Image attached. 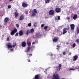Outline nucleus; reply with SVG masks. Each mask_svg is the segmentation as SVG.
<instances>
[{
    "label": "nucleus",
    "mask_w": 79,
    "mask_h": 79,
    "mask_svg": "<svg viewBox=\"0 0 79 79\" xmlns=\"http://www.w3.org/2000/svg\"><path fill=\"white\" fill-rule=\"evenodd\" d=\"M77 32L78 34H79V29H78L77 30Z\"/></svg>",
    "instance_id": "42"
},
{
    "label": "nucleus",
    "mask_w": 79,
    "mask_h": 79,
    "mask_svg": "<svg viewBox=\"0 0 79 79\" xmlns=\"http://www.w3.org/2000/svg\"><path fill=\"white\" fill-rule=\"evenodd\" d=\"M55 20L56 21V20H60V17L58 16V17H55Z\"/></svg>",
    "instance_id": "19"
},
{
    "label": "nucleus",
    "mask_w": 79,
    "mask_h": 79,
    "mask_svg": "<svg viewBox=\"0 0 79 79\" xmlns=\"http://www.w3.org/2000/svg\"><path fill=\"white\" fill-rule=\"evenodd\" d=\"M61 68V64H59L58 67L57 68V71H60Z\"/></svg>",
    "instance_id": "16"
},
{
    "label": "nucleus",
    "mask_w": 79,
    "mask_h": 79,
    "mask_svg": "<svg viewBox=\"0 0 79 79\" xmlns=\"http://www.w3.org/2000/svg\"><path fill=\"white\" fill-rule=\"evenodd\" d=\"M34 29L33 28H32L30 30V32L31 33H32L34 32Z\"/></svg>",
    "instance_id": "23"
},
{
    "label": "nucleus",
    "mask_w": 79,
    "mask_h": 79,
    "mask_svg": "<svg viewBox=\"0 0 79 79\" xmlns=\"http://www.w3.org/2000/svg\"><path fill=\"white\" fill-rule=\"evenodd\" d=\"M26 27H27V26Z\"/></svg>",
    "instance_id": "57"
},
{
    "label": "nucleus",
    "mask_w": 79,
    "mask_h": 79,
    "mask_svg": "<svg viewBox=\"0 0 79 79\" xmlns=\"http://www.w3.org/2000/svg\"><path fill=\"white\" fill-rule=\"evenodd\" d=\"M25 14H26V15H27V14H28V11H26L25 12Z\"/></svg>",
    "instance_id": "35"
},
{
    "label": "nucleus",
    "mask_w": 79,
    "mask_h": 79,
    "mask_svg": "<svg viewBox=\"0 0 79 79\" xmlns=\"http://www.w3.org/2000/svg\"><path fill=\"white\" fill-rule=\"evenodd\" d=\"M16 26L17 28H19V24H16Z\"/></svg>",
    "instance_id": "31"
},
{
    "label": "nucleus",
    "mask_w": 79,
    "mask_h": 79,
    "mask_svg": "<svg viewBox=\"0 0 79 79\" xmlns=\"http://www.w3.org/2000/svg\"><path fill=\"white\" fill-rule=\"evenodd\" d=\"M71 70H72L73 71H74V69L73 68L70 69H69V71H71Z\"/></svg>",
    "instance_id": "28"
},
{
    "label": "nucleus",
    "mask_w": 79,
    "mask_h": 79,
    "mask_svg": "<svg viewBox=\"0 0 79 79\" xmlns=\"http://www.w3.org/2000/svg\"><path fill=\"white\" fill-rule=\"evenodd\" d=\"M18 33H16L15 35V37H17V36H18Z\"/></svg>",
    "instance_id": "33"
},
{
    "label": "nucleus",
    "mask_w": 79,
    "mask_h": 79,
    "mask_svg": "<svg viewBox=\"0 0 79 79\" xmlns=\"http://www.w3.org/2000/svg\"><path fill=\"white\" fill-rule=\"evenodd\" d=\"M76 44L74 43L73 44V46H72L73 48H74V47H76Z\"/></svg>",
    "instance_id": "26"
},
{
    "label": "nucleus",
    "mask_w": 79,
    "mask_h": 79,
    "mask_svg": "<svg viewBox=\"0 0 79 79\" xmlns=\"http://www.w3.org/2000/svg\"><path fill=\"white\" fill-rule=\"evenodd\" d=\"M78 58V56L77 55H75V56H73V61H76V60Z\"/></svg>",
    "instance_id": "12"
},
{
    "label": "nucleus",
    "mask_w": 79,
    "mask_h": 79,
    "mask_svg": "<svg viewBox=\"0 0 79 79\" xmlns=\"http://www.w3.org/2000/svg\"><path fill=\"white\" fill-rule=\"evenodd\" d=\"M11 8V6L9 5L8 6V8Z\"/></svg>",
    "instance_id": "38"
},
{
    "label": "nucleus",
    "mask_w": 79,
    "mask_h": 79,
    "mask_svg": "<svg viewBox=\"0 0 79 79\" xmlns=\"http://www.w3.org/2000/svg\"><path fill=\"white\" fill-rule=\"evenodd\" d=\"M35 42H33L32 44V45H33L34 44L35 45Z\"/></svg>",
    "instance_id": "39"
},
{
    "label": "nucleus",
    "mask_w": 79,
    "mask_h": 79,
    "mask_svg": "<svg viewBox=\"0 0 79 79\" xmlns=\"http://www.w3.org/2000/svg\"><path fill=\"white\" fill-rule=\"evenodd\" d=\"M76 42H77V43H79V39L77 40H76Z\"/></svg>",
    "instance_id": "32"
},
{
    "label": "nucleus",
    "mask_w": 79,
    "mask_h": 79,
    "mask_svg": "<svg viewBox=\"0 0 79 79\" xmlns=\"http://www.w3.org/2000/svg\"><path fill=\"white\" fill-rule=\"evenodd\" d=\"M70 27L71 30L72 31H73L74 30V24H72L70 25Z\"/></svg>",
    "instance_id": "13"
},
{
    "label": "nucleus",
    "mask_w": 79,
    "mask_h": 79,
    "mask_svg": "<svg viewBox=\"0 0 79 79\" xmlns=\"http://www.w3.org/2000/svg\"><path fill=\"white\" fill-rule=\"evenodd\" d=\"M68 19L69 20V18L68 17Z\"/></svg>",
    "instance_id": "47"
},
{
    "label": "nucleus",
    "mask_w": 79,
    "mask_h": 79,
    "mask_svg": "<svg viewBox=\"0 0 79 79\" xmlns=\"http://www.w3.org/2000/svg\"><path fill=\"white\" fill-rule=\"evenodd\" d=\"M7 46L8 48V50H10V52H13V49L11 48L12 47H15V45H13L12 46L10 44H8L7 45Z\"/></svg>",
    "instance_id": "2"
},
{
    "label": "nucleus",
    "mask_w": 79,
    "mask_h": 79,
    "mask_svg": "<svg viewBox=\"0 0 79 79\" xmlns=\"http://www.w3.org/2000/svg\"><path fill=\"white\" fill-rule=\"evenodd\" d=\"M33 79H39V75H36L35 76V78Z\"/></svg>",
    "instance_id": "17"
},
{
    "label": "nucleus",
    "mask_w": 79,
    "mask_h": 79,
    "mask_svg": "<svg viewBox=\"0 0 79 79\" xmlns=\"http://www.w3.org/2000/svg\"><path fill=\"white\" fill-rule=\"evenodd\" d=\"M30 33H31V30H28L26 32V35H28V34H30Z\"/></svg>",
    "instance_id": "20"
},
{
    "label": "nucleus",
    "mask_w": 79,
    "mask_h": 79,
    "mask_svg": "<svg viewBox=\"0 0 79 79\" xmlns=\"http://www.w3.org/2000/svg\"><path fill=\"white\" fill-rule=\"evenodd\" d=\"M62 53L63 55H66V52H63Z\"/></svg>",
    "instance_id": "30"
},
{
    "label": "nucleus",
    "mask_w": 79,
    "mask_h": 79,
    "mask_svg": "<svg viewBox=\"0 0 79 79\" xmlns=\"http://www.w3.org/2000/svg\"><path fill=\"white\" fill-rule=\"evenodd\" d=\"M67 44H68V43H67Z\"/></svg>",
    "instance_id": "53"
},
{
    "label": "nucleus",
    "mask_w": 79,
    "mask_h": 79,
    "mask_svg": "<svg viewBox=\"0 0 79 79\" xmlns=\"http://www.w3.org/2000/svg\"><path fill=\"white\" fill-rule=\"evenodd\" d=\"M2 27V26H0V29Z\"/></svg>",
    "instance_id": "50"
},
{
    "label": "nucleus",
    "mask_w": 79,
    "mask_h": 79,
    "mask_svg": "<svg viewBox=\"0 0 79 79\" xmlns=\"http://www.w3.org/2000/svg\"><path fill=\"white\" fill-rule=\"evenodd\" d=\"M45 73V71H44Z\"/></svg>",
    "instance_id": "56"
},
{
    "label": "nucleus",
    "mask_w": 79,
    "mask_h": 79,
    "mask_svg": "<svg viewBox=\"0 0 79 79\" xmlns=\"http://www.w3.org/2000/svg\"><path fill=\"white\" fill-rule=\"evenodd\" d=\"M53 76L54 77L52 78V79H59L58 78V74H57L56 75L53 74Z\"/></svg>",
    "instance_id": "6"
},
{
    "label": "nucleus",
    "mask_w": 79,
    "mask_h": 79,
    "mask_svg": "<svg viewBox=\"0 0 79 79\" xmlns=\"http://www.w3.org/2000/svg\"><path fill=\"white\" fill-rule=\"evenodd\" d=\"M10 1L11 2V1H12V0H10Z\"/></svg>",
    "instance_id": "51"
},
{
    "label": "nucleus",
    "mask_w": 79,
    "mask_h": 79,
    "mask_svg": "<svg viewBox=\"0 0 79 79\" xmlns=\"http://www.w3.org/2000/svg\"><path fill=\"white\" fill-rule=\"evenodd\" d=\"M44 24H42L41 25V27H43L44 26Z\"/></svg>",
    "instance_id": "34"
},
{
    "label": "nucleus",
    "mask_w": 79,
    "mask_h": 79,
    "mask_svg": "<svg viewBox=\"0 0 79 79\" xmlns=\"http://www.w3.org/2000/svg\"><path fill=\"white\" fill-rule=\"evenodd\" d=\"M68 28H67L68 29H68H69V27H68Z\"/></svg>",
    "instance_id": "45"
},
{
    "label": "nucleus",
    "mask_w": 79,
    "mask_h": 79,
    "mask_svg": "<svg viewBox=\"0 0 79 79\" xmlns=\"http://www.w3.org/2000/svg\"><path fill=\"white\" fill-rule=\"evenodd\" d=\"M9 20V19L8 18H5L4 19V21L5 23H8V21Z\"/></svg>",
    "instance_id": "21"
},
{
    "label": "nucleus",
    "mask_w": 79,
    "mask_h": 79,
    "mask_svg": "<svg viewBox=\"0 0 79 79\" xmlns=\"http://www.w3.org/2000/svg\"><path fill=\"white\" fill-rule=\"evenodd\" d=\"M47 28H48V26H46L44 27V29H45V30H47Z\"/></svg>",
    "instance_id": "27"
},
{
    "label": "nucleus",
    "mask_w": 79,
    "mask_h": 79,
    "mask_svg": "<svg viewBox=\"0 0 79 79\" xmlns=\"http://www.w3.org/2000/svg\"><path fill=\"white\" fill-rule=\"evenodd\" d=\"M27 43L28 47L27 48V49L26 50L25 52L27 53V56H28L29 53H28V52H29V51L30 50V48L29 47H30L31 45V43L30 42H27Z\"/></svg>",
    "instance_id": "1"
},
{
    "label": "nucleus",
    "mask_w": 79,
    "mask_h": 79,
    "mask_svg": "<svg viewBox=\"0 0 79 79\" xmlns=\"http://www.w3.org/2000/svg\"><path fill=\"white\" fill-rule=\"evenodd\" d=\"M53 54H51V56H53Z\"/></svg>",
    "instance_id": "44"
},
{
    "label": "nucleus",
    "mask_w": 79,
    "mask_h": 79,
    "mask_svg": "<svg viewBox=\"0 0 79 79\" xmlns=\"http://www.w3.org/2000/svg\"><path fill=\"white\" fill-rule=\"evenodd\" d=\"M21 45L22 47H25L26 46V42L23 41Z\"/></svg>",
    "instance_id": "9"
},
{
    "label": "nucleus",
    "mask_w": 79,
    "mask_h": 79,
    "mask_svg": "<svg viewBox=\"0 0 79 79\" xmlns=\"http://www.w3.org/2000/svg\"><path fill=\"white\" fill-rule=\"evenodd\" d=\"M68 30V28H65L63 30V34H65V33H66L67 32V31Z\"/></svg>",
    "instance_id": "10"
},
{
    "label": "nucleus",
    "mask_w": 79,
    "mask_h": 79,
    "mask_svg": "<svg viewBox=\"0 0 79 79\" xmlns=\"http://www.w3.org/2000/svg\"><path fill=\"white\" fill-rule=\"evenodd\" d=\"M45 2L46 3H48L50 2V0H45Z\"/></svg>",
    "instance_id": "24"
},
{
    "label": "nucleus",
    "mask_w": 79,
    "mask_h": 79,
    "mask_svg": "<svg viewBox=\"0 0 79 79\" xmlns=\"http://www.w3.org/2000/svg\"><path fill=\"white\" fill-rule=\"evenodd\" d=\"M37 26V23L35 22L34 24V26L35 27H36Z\"/></svg>",
    "instance_id": "25"
},
{
    "label": "nucleus",
    "mask_w": 79,
    "mask_h": 79,
    "mask_svg": "<svg viewBox=\"0 0 79 79\" xmlns=\"http://www.w3.org/2000/svg\"><path fill=\"white\" fill-rule=\"evenodd\" d=\"M67 44H68V43H67Z\"/></svg>",
    "instance_id": "54"
},
{
    "label": "nucleus",
    "mask_w": 79,
    "mask_h": 79,
    "mask_svg": "<svg viewBox=\"0 0 79 79\" xmlns=\"http://www.w3.org/2000/svg\"><path fill=\"white\" fill-rule=\"evenodd\" d=\"M32 54H30L29 55V56H30V57H31V56H32Z\"/></svg>",
    "instance_id": "37"
},
{
    "label": "nucleus",
    "mask_w": 79,
    "mask_h": 79,
    "mask_svg": "<svg viewBox=\"0 0 79 79\" xmlns=\"http://www.w3.org/2000/svg\"><path fill=\"white\" fill-rule=\"evenodd\" d=\"M14 15H15V18H17L18 16V14L16 12L15 13Z\"/></svg>",
    "instance_id": "22"
},
{
    "label": "nucleus",
    "mask_w": 79,
    "mask_h": 79,
    "mask_svg": "<svg viewBox=\"0 0 79 79\" xmlns=\"http://www.w3.org/2000/svg\"><path fill=\"white\" fill-rule=\"evenodd\" d=\"M55 13V12L53 10H51L49 12L50 15H53Z\"/></svg>",
    "instance_id": "8"
},
{
    "label": "nucleus",
    "mask_w": 79,
    "mask_h": 79,
    "mask_svg": "<svg viewBox=\"0 0 79 79\" xmlns=\"http://www.w3.org/2000/svg\"><path fill=\"white\" fill-rule=\"evenodd\" d=\"M77 15L75 14L74 15L73 17V19L74 20H76L77 19Z\"/></svg>",
    "instance_id": "18"
},
{
    "label": "nucleus",
    "mask_w": 79,
    "mask_h": 79,
    "mask_svg": "<svg viewBox=\"0 0 79 79\" xmlns=\"http://www.w3.org/2000/svg\"><path fill=\"white\" fill-rule=\"evenodd\" d=\"M17 32V29H15L13 31H12L10 32V34L11 35H13L15 33Z\"/></svg>",
    "instance_id": "3"
},
{
    "label": "nucleus",
    "mask_w": 79,
    "mask_h": 79,
    "mask_svg": "<svg viewBox=\"0 0 79 79\" xmlns=\"http://www.w3.org/2000/svg\"><path fill=\"white\" fill-rule=\"evenodd\" d=\"M14 45L15 47V46H16V45H17L16 43H15V44Z\"/></svg>",
    "instance_id": "41"
},
{
    "label": "nucleus",
    "mask_w": 79,
    "mask_h": 79,
    "mask_svg": "<svg viewBox=\"0 0 79 79\" xmlns=\"http://www.w3.org/2000/svg\"><path fill=\"white\" fill-rule=\"evenodd\" d=\"M28 5L27 3H24V2H23L22 3V6L23 8H26V7H27Z\"/></svg>",
    "instance_id": "7"
},
{
    "label": "nucleus",
    "mask_w": 79,
    "mask_h": 79,
    "mask_svg": "<svg viewBox=\"0 0 79 79\" xmlns=\"http://www.w3.org/2000/svg\"><path fill=\"white\" fill-rule=\"evenodd\" d=\"M19 35L20 36H22L23 35V31L20 30L19 31Z\"/></svg>",
    "instance_id": "14"
},
{
    "label": "nucleus",
    "mask_w": 79,
    "mask_h": 79,
    "mask_svg": "<svg viewBox=\"0 0 79 79\" xmlns=\"http://www.w3.org/2000/svg\"><path fill=\"white\" fill-rule=\"evenodd\" d=\"M35 48V46H33L32 47H31V48Z\"/></svg>",
    "instance_id": "40"
},
{
    "label": "nucleus",
    "mask_w": 79,
    "mask_h": 79,
    "mask_svg": "<svg viewBox=\"0 0 79 79\" xmlns=\"http://www.w3.org/2000/svg\"><path fill=\"white\" fill-rule=\"evenodd\" d=\"M59 40V37H55L53 39V42H57Z\"/></svg>",
    "instance_id": "5"
},
{
    "label": "nucleus",
    "mask_w": 79,
    "mask_h": 79,
    "mask_svg": "<svg viewBox=\"0 0 79 79\" xmlns=\"http://www.w3.org/2000/svg\"><path fill=\"white\" fill-rule=\"evenodd\" d=\"M57 47H58V48H59V47H60V46H57Z\"/></svg>",
    "instance_id": "46"
},
{
    "label": "nucleus",
    "mask_w": 79,
    "mask_h": 79,
    "mask_svg": "<svg viewBox=\"0 0 79 79\" xmlns=\"http://www.w3.org/2000/svg\"><path fill=\"white\" fill-rule=\"evenodd\" d=\"M28 26H29V27H30V26H31V23H29L28 24Z\"/></svg>",
    "instance_id": "29"
},
{
    "label": "nucleus",
    "mask_w": 79,
    "mask_h": 79,
    "mask_svg": "<svg viewBox=\"0 0 79 79\" xmlns=\"http://www.w3.org/2000/svg\"><path fill=\"white\" fill-rule=\"evenodd\" d=\"M67 44H68V43H67Z\"/></svg>",
    "instance_id": "55"
},
{
    "label": "nucleus",
    "mask_w": 79,
    "mask_h": 79,
    "mask_svg": "<svg viewBox=\"0 0 79 79\" xmlns=\"http://www.w3.org/2000/svg\"><path fill=\"white\" fill-rule=\"evenodd\" d=\"M36 14H37V10L35 9H34V10L32 12V16H35Z\"/></svg>",
    "instance_id": "4"
},
{
    "label": "nucleus",
    "mask_w": 79,
    "mask_h": 79,
    "mask_svg": "<svg viewBox=\"0 0 79 79\" xmlns=\"http://www.w3.org/2000/svg\"><path fill=\"white\" fill-rule=\"evenodd\" d=\"M69 55H71V52H70L69 53Z\"/></svg>",
    "instance_id": "43"
},
{
    "label": "nucleus",
    "mask_w": 79,
    "mask_h": 79,
    "mask_svg": "<svg viewBox=\"0 0 79 79\" xmlns=\"http://www.w3.org/2000/svg\"><path fill=\"white\" fill-rule=\"evenodd\" d=\"M55 11L56 13H60L61 11V9L60 8H56Z\"/></svg>",
    "instance_id": "11"
},
{
    "label": "nucleus",
    "mask_w": 79,
    "mask_h": 79,
    "mask_svg": "<svg viewBox=\"0 0 79 79\" xmlns=\"http://www.w3.org/2000/svg\"><path fill=\"white\" fill-rule=\"evenodd\" d=\"M9 40L10 39L9 38V37H7V41H9Z\"/></svg>",
    "instance_id": "36"
},
{
    "label": "nucleus",
    "mask_w": 79,
    "mask_h": 79,
    "mask_svg": "<svg viewBox=\"0 0 79 79\" xmlns=\"http://www.w3.org/2000/svg\"><path fill=\"white\" fill-rule=\"evenodd\" d=\"M24 19V16L23 15H21L20 17V18L19 19L21 21H22L23 20V19Z\"/></svg>",
    "instance_id": "15"
},
{
    "label": "nucleus",
    "mask_w": 79,
    "mask_h": 79,
    "mask_svg": "<svg viewBox=\"0 0 79 79\" xmlns=\"http://www.w3.org/2000/svg\"><path fill=\"white\" fill-rule=\"evenodd\" d=\"M29 60V61H28V62H30V60Z\"/></svg>",
    "instance_id": "49"
},
{
    "label": "nucleus",
    "mask_w": 79,
    "mask_h": 79,
    "mask_svg": "<svg viewBox=\"0 0 79 79\" xmlns=\"http://www.w3.org/2000/svg\"><path fill=\"white\" fill-rule=\"evenodd\" d=\"M57 50H58L59 48H56Z\"/></svg>",
    "instance_id": "48"
},
{
    "label": "nucleus",
    "mask_w": 79,
    "mask_h": 79,
    "mask_svg": "<svg viewBox=\"0 0 79 79\" xmlns=\"http://www.w3.org/2000/svg\"><path fill=\"white\" fill-rule=\"evenodd\" d=\"M78 69H78V71H79V68H78Z\"/></svg>",
    "instance_id": "52"
}]
</instances>
